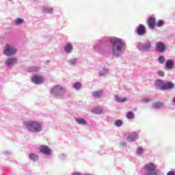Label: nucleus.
Listing matches in <instances>:
<instances>
[{"mask_svg": "<svg viewBox=\"0 0 175 175\" xmlns=\"http://www.w3.org/2000/svg\"><path fill=\"white\" fill-rule=\"evenodd\" d=\"M112 43V54L115 57H118V53L122 51L123 49H125V42L120 38H112L111 40Z\"/></svg>", "mask_w": 175, "mask_h": 175, "instance_id": "f257e3e1", "label": "nucleus"}, {"mask_svg": "<svg viewBox=\"0 0 175 175\" xmlns=\"http://www.w3.org/2000/svg\"><path fill=\"white\" fill-rule=\"evenodd\" d=\"M146 170V175H159L161 172L157 170V165L153 163H149L144 167Z\"/></svg>", "mask_w": 175, "mask_h": 175, "instance_id": "f03ea898", "label": "nucleus"}, {"mask_svg": "<svg viewBox=\"0 0 175 175\" xmlns=\"http://www.w3.org/2000/svg\"><path fill=\"white\" fill-rule=\"evenodd\" d=\"M26 125L30 132H40L42 131V125L38 122H29Z\"/></svg>", "mask_w": 175, "mask_h": 175, "instance_id": "7ed1b4c3", "label": "nucleus"}, {"mask_svg": "<svg viewBox=\"0 0 175 175\" xmlns=\"http://www.w3.org/2000/svg\"><path fill=\"white\" fill-rule=\"evenodd\" d=\"M17 53V49L11 45L6 44L3 49V54L7 57H12Z\"/></svg>", "mask_w": 175, "mask_h": 175, "instance_id": "20e7f679", "label": "nucleus"}, {"mask_svg": "<svg viewBox=\"0 0 175 175\" xmlns=\"http://www.w3.org/2000/svg\"><path fill=\"white\" fill-rule=\"evenodd\" d=\"M64 92L65 88L60 85L54 86L51 91V94L54 96H59Z\"/></svg>", "mask_w": 175, "mask_h": 175, "instance_id": "39448f33", "label": "nucleus"}, {"mask_svg": "<svg viewBox=\"0 0 175 175\" xmlns=\"http://www.w3.org/2000/svg\"><path fill=\"white\" fill-rule=\"evenodd\" d=\"M43 77L42 76H39V75H34L32 78H31V81L34 83V84H42V83H43Z\"/></svg>", "mask_w": 175, "mask_h": 175, "instance_id": "423d86ee", "label": "nucleus"}, {"mask_svg": "<svg viewBox=\"0 0 175 175\" xmlns=\"http://www.w3.org/2000/svg\"><path fill=\"white\" fill-rule=\"evenodd\" d=\"M165 50H166V47L163 42L156 43V51H158L159 53H163Z\"/></svg>", "mask_w": 175, "mask_h": 175, "instance_id": "0eeeda50", "label": "nucleus"}, {"mask_svg": "<svg viewBox=\"0 0 175 175\" xmlns=\"http://www.w3.org/2000/svg\"><path fill=\"white\" fill-rule=\"evenodd\" d=\"M40 150V152L45 155H50L51 154V149H50L47 146H41Z\"/></svg>", "mask_w": 175, "mask_h": 175, "instance_id": "6e6552de", "label": "nucleus"}, {"mask_svg": "<svg viewBox=\"0 0 175 175\" xmlns=\"http://www.w3.org/2000/svg\"><path fill=\"white\" fill-rule=\"evenodd\" d=\"M14 64H18L17 59L10 57L5 61V65H6V66H10V65H14Z\"/></svg>", "mask_w": 175, "mask_h": 175, "instance_id": "1a4fd4ad", "label": "nucleus"}, {"mask_svg": "<svg viewBox=\"0 0 175 175\" xmlns=\"http://www.w3.org/2000/svg\"><path fill=\"white\" fill-rule=\"evenodd\" d=\"M156 88H159L162 91H164L165 82L162 80H157L154 82Z\"/></svg>", "mask_w": 175, "mask_h": 175, "instance_id": "9d476101", "label": "nucleus"}, {"mask_svg": "<svg viewBox=\"0 0 175 175\" xmlns=\"http://www.w3.org/2000/svg\"><path fill=\"white\" fill-rule=\"evenodd\" d=\"M148 25L150 29H154V28H155V25H157V23H155V18H149L148 21Z\"/></svg>", "mask_w": 175, "mask_h": 175, "instance_id": "9b49d317", "label": "nucleus"}, {"mask_svg": "<svg viewBox=\"0 0 175 175\" xmlns=\"http://www.w3.org/2000/svg\"><path fill=\"white\" fill-rule=\"evenodd\" d=\"M137 32L138 35H144V33H146V27H144V25H140L137 29Z\"/></svg>", "mask_w": 175, "mask_h": 175, "instance_id": "f8f14e48", "label": "nucleus"}, {"mask_svg": "<svg viewBox=\"0 0 175 175\" xmlns=\"http://www.w3.org/2000/svg\"><path fill=\"white\" fill-rule=\"evenodd\" d=\"M137 134L136 133H129L127 140L128 142H135V139H137Z\"/></svg>", "mask_w": 175, "mask_h": 175, "instance_id": "ddd939ff", "label": "nucleus"}, {"mask_svg": "<svg viewBox=\"0 0 175 175\" xmlns=\"http://www.w3.org/2000/svg\"><path fill=\"white\" fill-rule=\"evenodd\" d=\"M174 84L172 82H164V91L165 90H172V88H174Z\"/></svg>", "mask_w": 175, "mask_h": 175, "instance_id": "4468645a", "label": "nucleus"}, {"mask_svg": "<svg viewBox=\"0 0 175 175\" xmlns=\"http://www.w3.org/2000/svg\"><path fill=\"white\" fill-rule=\"evenodd\" d=\"M115 99L118 103H124V102H126L128 99L126 97L121 98L119 96H116Z\"/></svg>", "mask_w": 175, "mask_h": 175, "instance_id": "2eb2a0df", "label": "nucleus"}, {"mask_svg": "<svg viewBox=\"0 0 175 175\" xmlns=\"http://www.w3.org/2000/svg\"><path fill=\"white\" fill-rule=\"evenodd\" d=\"M92 111L94 114H102V113H103V109L102 108L94 107L92 109Z\"/></svg>", "mask_w": 175, "mask_h": 175, "instance_id": "dca6fc26", "label": "nucleus"}, {"mask_svg": "<svg viewBox=\"0 0 175 175\" xmlns=\"http://www.w3.org/2000/svg\"><path fill=\"white\" fill-rule=\"evenodd\" d=\"M66 53H70L73 50V45L70 43H68L65 47Z\"/></svg>", "mask_w": 175, "mask_h": 175, "instance_id": "f3484780", "label": "nucleus"}, {"mask_svg": "<svg viewBox=\"0 0 175 175\" xmlns=\"http://www.w3.org/2000/svg\"><path fill=\"white\" fill-rule=\"evenodd\" d=\"M167 69H172L173 68V60L168 59L165 64Z\"/></svg>", "mask_w": 175, "mask_h": 175, "instance_id": "a211bd4d", "label": "nucleus"}, {"mask_svg": "<svg viewBox=\"0 0 175 175\" xmlns=\"http://www.w3.org/2000/svg\"><path fill=\"white\" fill-rule=\"evenodd\" d=\"M144 50H146V51H150V49H151V43H150L149 41H146V43L143 46Z\"/></svg>", "mask_w": 175, "mask_h": 175, "instance_id": "6ab92c4d", "label": "nucleus"}, {"mask_svg": "<svg viewBox=\"0 0 175 175\" xmlns=\"http://www.w3.org/2000/svg\"><path fill=\"white\" fill-rule=\"evenodd\" d=\"M103 92L102 91H96L92 92V95L94 98H100L102 96Z\"/></svg>", "mask_w": 175, "mask_h": 175, "instance_id": "aec40b11", "label": "nucleus"}, {"mask_svg": "<svg viewBox=\"0 0 175 175\" xmlns=\"http://www.w3.org/2000/svg\"><path fill=\"white\" fill-rule=\"evenodd\" d=\"M38 70H39V67H36V66L29 67L27 69V72H38Z\"/></svg>", "mask_w": 175, "mask_h": 175, "instance_id": "412c9836", "label": "nucleus"}, {"mask_svg": "<svg viewBox=\"0 0 175 175\" xmlns=\"http://www.w3.org/2000/svg\"><path fill=\"white\" fill-rule=\"evenodd\" d=\"M163 103H154L153 105V108L154 109H161V107H163Z\"/></svg>", "mask_w": 175, "mask_h": 175, "instance_id": "4be33fe9", "label": "nucleus"}, {"mask_svg": "<svg viewBox=\"0 0 175 175\" xmlns=\"http://www.w3.org/2000/svg\"><path fill=\"white\" fill-rule=\"evenodd\" d=\"M29 157L30 159H31V161H38V154H36L35 153L30 154Z\"/></svg>", "mask_w": 175, "mask_h": 175, "instance_id": "5701e85b", "label": "nucleus"}, {"mask_svg": "<svg viewBox=\"0 0 175 175\" xmlns=\"http://www.w3.org/2000/svg\"><path fill=\"white\" fill-rule=\"evenodd\" d=\"M77 122L81 125H85V120L83 118L76 119Z\"/></svg>", "mask_w": 175, "mask_h": 175, "instance_id": "b1692460", "label": "nucleus"}, {"mask_svg": "<svg viewBox=\"0 0 175 175\" xmlns=\"http://www.w3.org/2000/svg\"><path fill=\"white\" fill-rule=\"evenodd\" d=\"M73 87L75 90H80L81 88V83L77 82L74 84Z\"/></svg>", "mask_w": 175, "mask_h": 175, "instance_id": "393cba45", "label": "nucleus"}, {"mask_svg": "<svg viewBox=\"0 0 175 175\" xmlns=\"http://www.w3.org/2000/svg\"><path fill=\"white\" fill-rule=\"evenodd\" d=\"M143 151H144V150L140 146L137 148V152L139 157L143 154Z\"/></svg>", "mask_w": 175, "mask_h": 175, "instance_id": "a878e982", "label": "nucleus"}, {"mask_svg": "<svg viewBox=\"0 0 175 175\" xmlns=\"http://www.w3.org/2000/svg\"><path fill=\"white\" fill-rule=\"evenodd\" d=\"M133 117H135V115L133 114V112H129V113L126 114V118H127L129 120H132V118H133Z\"/></svg>", "mask_w": 175, "mask_h": 175, "instance_id": "bb28decb", "label": "nucleus"}, {"mask_svg": "<svg viewBox=\"0 0 175 175\" xmlns=\"http://www.w3.org/2000/svg\"><path fill=\"white\" fill-rule=\"evenodd\" d=\"M15 23L17 25H19L20 24H23V23H24V19L17 18Z\"/></svg>", "mask_w": 175, "mask_h": 175, "instance_id": "cd10ccee", "label": "nucleus"}, {"mask_svg": "<svg viewBox=\"0 0 175 175\" xmlns=\"http://www.w3.org/2000/svg\"><path fill=\"white\" fill-rule=\"evenodd\" d=\"M159 64H165V57L163 56H160L159 57Z\"/></svg>", "mask_w": 175, "mask_h": 175, "instance_id": "c85d7f7f", "label": "nucleus"}, {"mask_svg": "<svg viewBox=\"0 0 175 175\" xmlns=\"http://www.w3.org/2000/svg\"><path fill=\"white\" fill-rule=\"evenodd\" d=\"M115 125L116 126H121V125H122V120H116L115 122Z\"/></svg>", "mask_w": 175, "mask_h": 175, "instance_id": "c756f323", "label": "nucleus"}, {"mask_svg": "<svg viewBox=\"0 0 175 175\" xmlns=\"http://www.w3.org/2000/svg\"><path fill=\"white\" fill-rule=\"evenodd\" d=\"M163 24H164L163 21H159L157 22V23L156 24V25H157V27H162V26L163 25Z\"/></svg>", "mask_w": 175, "mask_h": 175, "instance_id": "7c9ffc66", "label": "nucleus"}, {"mask_svg": "<svg viewBox=\"0 0 175 175\" xmlns=\"http://www.w3.org/2000/svg\"><path fill=\"white\" fill-rule=\"evenodd\" d=\"M158 75L161 77H163L165 76V73L163 72V71H158Z\"/></svg>", "mask_w": 175, "mask_h": 175, "instance_id": "2f4dec72", "label": "nucleus"}, {"mask_svg": "<svg viewBox=\"0 0 175 175\" xmlns=\"http://www.w3.org/2000/svg\"><path fill=\"white\" fill-rule=\"evenodd\" d=\"M167 175H175L174 172H168Z\"/></svg>", "mask_w": 175, "mask_h": 175, "instance_id": "473e14b6", "label": "nucleus"}, {"mask_svg": "<svg viewBox=\"0 0 175 175\" xmlns=\"http://www.w3.org/2000/svg\"><path fill=\"white\" fill-rule=\"evenodd\" d=\"M72 175H81V174H80L79 172H75Z\"/></svg>", "mask_w": 175, "mask_h": 175, "instance_id": "72a5a7b5", "label": "nucleus"}, {"mask_svg": "<svg viewBox=\"0 0 175 175\" xmlns=\"http://www.w3.org/2000/svg\"><path fill=\"white\" fill-rule=\"evenodd\" d=\"M53 12V9H51L50 13Z\"/></svg>", "mask_w": 175, "mask_h": 175, "instance_id": "f704fd0d", "label": "nucleus"}, {"mask_svg": "<svg viewBox=\"0 0 175 175\" xmlns=\"http://www.w3.org/2000/svg\"><path fill=\"white\" fill-rule=\"evenodd\" d=\"M173 101L175 103V97L174 98Z\"/></svg>", "mask_w": 175, "mask_h": 175, "instance_id": "c9c22d12", "label": "nucleus"}, {"mask_svg": "<svg viewBox=\"0 0 175 175\" xmlns=\"http://www.w3.org/2000/svg\"><path fill=\"white\" fill-rule=\"evenodd\" d=\"M100 75H103V73H102V72H100Z\"/></svg>", "mask_w": 175, "mask_h": 175, "instance_id": "e433bc0d", "label": "nucleus"}, {"mask_svg": "<svg viewBox=\"0 0 175 175\" xmlns=\"http://www.w3.org/2000/svg\"><path fill=\"white\" fill-rule=\"evenodd\" d=\"M10 1H13V0H9Z\"/></svg>", "mask_w": 175, "mask_h": 175, "instance_id": "4c0bfd02", "label": "nucleus"}]
</instances>
